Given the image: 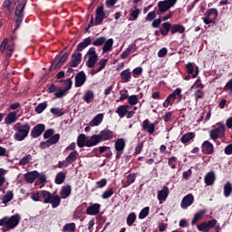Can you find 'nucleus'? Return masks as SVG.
I'll list each match as a JSON object with an SVG mask.
<instances>
[{"label": "nucleus", "instance_id": "obj_2", "mask_svg": "<svg viewBox=\"0 0 232 232\" xmlns=\"http://www.w3.org/2000/svg\"><path fill=\"white\" fill-rule=\"evenodd\" d=\"M115 137V134L110 129H104L100 131L99 134H94L90 138L88 142L89 146H97L100 142H104L106 140H111Z\"/></svg>", "mask_w": 232, "mask_h": 232}, {"label": "nucleus", "instance_id": "obj_22", "mask_svg": "<svg viewBox=\"0 0 232 232\" xmlns=\"http://www.w3.org/2000/svg\"><path fill=\"white\" fill-rule=\"evenodd\" d=\"M195 137H197L195 132H187L183 136H181L180 142H182V144H189V142H191V140H193Z\"/></svg>", "mask_w": 232, "mask_h": 232}, {"label": "nucleus", "instance_id": "obj_41", "mask_svg": "<svg viewBox=\"0 0 232 232\" xmlns=\"http://www.w3.org/2000/svg\"><path fill=\"white\" fill-rule=\"evenodd\" d=\"M97 61H99V55L89 56L88 61L86 62V66L88 68H93V66L97 64Z\"/></svg>", "mask_w": 232, "mask_h": 232}, {"label": "nucleus", "instance_id": "obj_34", "mask_svg": "<svg viewBox=\"0 0 232 232\" xmlns=\"http://www.w3.org/2000/svg\"><path fill=\"white\" fill-rule=\"evenodd\" d=\"M136 179H137V174L135 173L129 174L126 178L125 183L123 184V188H128V186H131V184H133V182H135Z\"/></svg>", "mask_w": 232, "mask_h": 232}, {"label": "nucleus", "instance_id": "obj_55", "mask_svg": "<svg viewBox=\"0 0 232 232\" xmlns=\"http://www.w3.org/2000/svg\"><path fill=\"white\" fill-rule=\"evenodd\" d=\"M30 160H32V155L28 154L26 156H24V158H22L18 164L19 166H26V164H28L30 162Z\"/></svg>", "mask_w": 232, "mask_h": 232}, {"label": "nucleus", "instance_id": "obj_33", "mask_svg": "<svg viewBox=\"0 0 232 232\" xmlns=\"http://www.w3.org/2000/svg\"><path fill=\"white\" fill-rule=\"evenodd\" d=\"M40 197L44 199V204H50L51 200H52V193H50V191H46V190H41L40 191Z\"/></svg>", "mask_w": 232, "mask_h": 232}, {"label": "nucleus", "instance_id": "obj_61", "mask_svg": "<svg viewBox=\"0 0 232 232\" xmlns=\"http://www.w3.org/2000/svg\"><path fill=\"white\" fill-rule=\"evenodd\" d=\"M143 148H144V141H141L135 147L134 155H140V153H142Z\"/></svg>", "mask_w": 232, "mask_h": 232}, {"label": "nucleus", "instance_id": "obj_58", "mask_svg": "<svg viewBox=\"0 0 232 232\" xmlns=\"http://www.w3.org/2000/svg\"><path fill=\"white\" fill-rule=\"evenodd\" d=\"M50 111L53 115H57V117H63L64 115V111L60 108H52Z\"/></svg>", "mask_w": 232, "mask_h": 232}, {"label": "nucleus", "instance_id": "obj_30", "mask_svg": "<svg viewBox=\"0 0 232 232\" xmlns=\"http://www.w3.org/2000/svg\"><path fill=\"white\" fill-rule=\"evenodd\" d=\"M160 34L166 37L169 32H171V23L166 22L162 24V27L160 28Z\"/></svg>", "mask_w": 232, "mask_h": 232}, {"label": "nucleus", "instance_id": "obj_10", "mask_svg": "<svg viewBox=\"0 0 232 232\" xmlns=\"http://www.w3.org/2000/svg\"><path fill=\"white\" fill-rule=\"evenodd\" d=\"M44 130H46V126L44 124L39 123L35 125L31 130L32 139H38V137H41L43 133H44Z\"/></svg>", "mask_w": 232, "mask_h": 232}, {"label": "nucleus", "instance_id": "obj_29", "mask_svg": "<svg viewBox=\"0 0 232 232\" xmlns=\"http://www.w3.org/2000/svg\"><path fill=\"white\" fill-rule=\"evenodd\" d=\"M128 110H130V105H121L117 108L116 113L119 115L121 119H123V117H126Z\"/></svg>", "mask_w": 232, "mask_h": 232}, {"label": "nucleus", "instance_id": "obj_23", "mask_svg": "<svg viewBox=\"0 0 232 232\" xmlns=\"http://www.w3.org/2000/svg\"><path fill=\"white\" fill-rule=\"evenodd\" d=\"M90 44H92V37L89 36V37L83 39L82 42L78 44L76 52H82V50H84V48H88V46H90Z\"/></svg>", "mask_w": 232, "mask_h": 232}, {"label": "nucleus", "instance_id": "obj_9", "mask_svg": "<svg viewBox=\"0 0 232 232\" xmlns=\"http://www.w3.org/2000/svg\"><path fill=\"white\" fill-rule=\"evenodd\" d=\"M104 17H106V13H104V5H100L96 9L94 25L99 26V24H102V21H104Z\"/></svg>", "mask_w": 232, "mask_h": 232}, {"label": "nucleus", "instance_id": "obj_31", "mask_svg": "<svg viewBox=\"0 0 232 232\" xmlns=\"http://www.w3.org/2000/svg\"><path fill=\"white\" fill-rule=\"evenodd\" d=\"M99 67L96 70L92 72V75H95V73H99V72H102L104 68H106V64H108V59L102 58L99 63Z\"/></svg>", "mask_w": 232, "mask_h": 232}, {"label": "nucleus", "instance_id": "obj_52", "mask_svg": "<svg viewBox=\"0 0 232 232\" xmlns=\"http://www.w3.org/2000/svg\"><path fill=\"white\" fill-rule=\"evenodd\" d=\"M128 102L130 106H135L136 104H139V97L135 94H132L128 97Z\"/></svg>", "mask_w": 232, "mask_h": 232}, {"label": "nucleus", "instance_id": "obj_49", "mask_svg": "<svg viewBox=\"0 0 232 232\" xmlns=\"http://www.w3.org/2000/svg\"><path fill=\"white\" fill-rule=\"evenodd\" d=\"M93 97L94 94L92 92V91H87L84 95H83V101H85V102H87V104H90V102H92V101H93Z\"/></svg>", "mask_w": 232, "mask_h": 232}, {"label": "nucleus", "instance_id": "obj_17", "mask_svg": "<svg viewBox=\"0 0 232 232\" xmlns=\"http://www.w3.org/2000/svg\"><path fill=\"white\" fill-rule=\"evenodd\" d=\"M25 182L29 184H34L35 182V179H39V171L34 170L27 172L24 175Z\"/></svg>", "mask_w": 232, "mask_h": 232}, {"label": "nucleus", "instance_id": "obj_57", "mask_svg": "<svg viewBox=\"0 0 232 232\" xmlns=\"http://www.w3.org/2000/svg\"><path fill=\"white\" fill-rule=\"evenodd\" d=\"M14 52H15V48L12 47L11 45H7L6 47V53H5V59L8 61L14 54Z\"/></svg>", "mask_w": 232, "mask_h": 232}, {"label": "nucleus", "instance_id": "obj_18", "mask_svg": "<svg viewBox=\"0 0 232 232\" xmlns=\"http://www.w3.org/2000/svg\"><path fill=\"white\" fill-rule=\"evenodd\" d=\"M141 126L142 130L148 131L150 135H153L155 133V123H151L150 120H144Z\"/></svg>", "mask_w": 232, "mask_h": 232}, {"label": "nucleus", "instance_id": "obj_46", "mask_svg": "<svg viewBox=\"0 0 232 232\" xmlns=\"http://www.w3.org/2000/svg\"><path fill=\"white\" fill-rule=\"evenodd\" d=\"M60 82H63V90H66V92L72 90V86H73V82L72 81V78L62 80L60 81Z\"/></svg>", "mask_w": 232, "mask_h": 232}, {"label": "nucleus", "instance_id": "obj_35", "mask_svg": "<svg viewBox=\"0 0 232 232\" xmlns=\"http://www.w3.org/2000/svg\"><path fill=\"white\" fill-rule=\"evenodd\" d=\"M64 180H66V172H63V171L58 172L54 179L55 184H58V185L63 184Z\"/></svg>", "mask_w": 232, "mask_h": 232}, {"label": "nucleus", "instance_id": "obj_37", "mask_svg": "<svg viewBox=\"0 0 232 232\" xmlns=\"http://www.w3.org/2000/svg\"><path fill=\"white\" fill-rule=\"evenodd\" d=\"M59 57H61V54L55 56L54 61L51 64V70H61L63 68V63L58 60Z\"/></svg>", "mask_w": 232, "mask_h": 232}, {"label": "nucleus", "instance_id": "obj_64", "mask_svg": "<svg viewBox=\"0 0 232 232\" xmlns=\"http://www.w3.org/2000/svg\"><path fill=\"white\" fill-rule=\"evenodd\" d=\"M198 231H208L209 228L208 227V222H202L201 224L197 226Z\"/></svg>", "mask_w": 232, "mask_h": 232}, {"label": "nucleus", "instance_id": "obj_53", "mask_svg": "<svg viewBox=\"0 0 232 232\" xmlns=\"http://www.w3.org/2000/svg\"><path fill=\"white\" fill-rule=\"evenodd\" d=\"M148 215H150V207H145L144 208H142L139 214V218L140 220H143V218H146V217H148Z\"/></svg>", "mask_w": 232, "mask_h": 232}, {"label": "nucleus", "instance_id": "obj_15", "mask_svg": "<svg viewBox=\"0 0 232 232\" xmlns=\"http://www.w3.org/2000/svg\"><path fill=\"white\" fill-rule=\"evenodd\" d=\"M187 73L192 76V79H196L197 75H198V67L195 65L193 63H188L186 64Z\"/></svg>", "mask_w": 232, "mask_h": 232}, {"label": "nucleus", "instance_id": "obj_11", "mask_svg": "<svg viewBox=\"0 0 232 232\" xmlns=\"http://www.w3.org/2000/svg\"><path fill=\"white\" fill-rule=\"evenodd\" d=\"M81 61H82V53H73L69 62L70 68H77L81 64Z\"/></svg>", "mask_w": 232, "mask_h": 232}, {"label": "nucleus", "instance_id": "obj_54", "mask_svg": "<svg viewBox=\"0 0 232 232\" xmlns=\"http://www.w3.org/2000/svg\"><path fill=\"white\" fill-rule=\"evenodd\" d=\"M106 43V37L101 36L96 38L94 42H92V46H102Z\"/></svg>", "mask_w": 232, "mask_h": 232}, {"label": "nucleus", "instance_id": "obj_16", "mask_svg": "<svg viewBox=\"0 0 232 232\" xmlns=\"http://www.w3.org/2000/svg\"><path fill=\"white\" fill-rule=\"evenodd\" d=\"M101 213V204L94 203L89 206L86 209V214L91 215L92 217L99 215Z\"/></svg>", "mask_w": 232, "mask_h": 232}, {"label": "nucleus", "instance_id": "obj_4", "mask_svg": "<svg viewBox=\"0 0 232 232\" xmlns=\"http://www.w3.org/2000/svg\"><path fill=\"white\" fill-rule=\"evenodd\" d=\"M24 8H26V2H24V1L18 2V4L16 5L15 11H14V15L16 17L15 27L14 29V32H15V30H19V27L23 24V21L24 19Z\"/></svg>", "mask_w": 232, "mask_h": 232}, {"label": "nucleus", "instance_id": "obj_45", "mask_svg": "<svg viewBox=\"0 0 232 232\" xmlns=\"http://www.w3.org/2000/svg\"><path fill=\"white\" fill-rule=\"evenodd\" d=\"M231 193H232V185H231V182L228 181L224 185V197L227 198L228 197L231 196Z\"/></svg>", "mask_w": 232, "mask_h": 232}, {"label": "nucleus", "instance_id": "obj_44", "mask_svg": "<svg viewBox=\"0 0 232 232\" xmlns=\"http://www.w3.org/2000/svg\"><path fill=\"white\" fill-rule=\"evenodd\" d=\"M13 199H14V192H12L11 190H8L6 194L3 197L2 203L8 204V202H11V200Z\"/></svg>", "mask_w": 232, "mask_h": 232}, {"label": "nucleus", "instance_id": "obj_43", "mask_svg": "<svg viewBox=\"0 0 232 232\" xmlns=\"http://www.w3.org/2000/svg\"><path fill=\"white\" fill-rule=\"evenodd\" d=\"M206 16L215 21L218 17V11L215 8L208 9L206 12Z\"/></svg>", "mask_w": 232, "mask_h": 232}, {"label": "nucleus", "instance_id": "obj_27", "mask_svg": "<svg viewBox=\"0 0 232 232\" xmlns=\"http://www.w3.org/2000/svg\"><path fill=\"white\" fill-rule=\"evenodd\" d=\"M215 172L213 171L207 173L204 178L205 184H207V186H213V184H215Z\"/></svg>", "mask_w": 232, "mask_h": 232}, {"label": "nucleus", "instance_id": "obj_63", "mask_svg": "<svg viewBox=\"0 0 232 232\" xmlns=\"http://www.w3.org/2000/svg\"><path fill=\"white\" fill-rule=\"evenodd\" d=\"M131 50H133V46L130 45L121 54V59H128L130 53H131Z\"/></svg>", "mask_w": 232, "mask_h": 232}, {"label": "nucleus", "instance_id": "obj_3", "mask_svg": "<svg viewBox=\"0 0 232 232\" xmlns=\"http://www.w3.org/2000/svg\"><path fill=\"white\" fill-rule=\"evenodd\" d=\"M19 222H21V216L19 214H14L11 218L5 217L0 219V227H5V229H14L19 226Z\"/></svg>", "mask_w": 232, "mask_h": 232}, {"label": "nucleus", "instance_id": "obj_32", "mask_svg": "<svg viewBox=\"0 0 232 232\" xmlns=\"http://www.w3.org/2000/svg\"><path fill=\"white\" fill-rule=\"evenodd\" d=\"M113 48V39L110 38L108 40H105V43L103 44L102 47V53H108V52H111Z\"/></svg>", "mask_w": 232, "mask_h": 232}, {"label": "nucleus", "instance_id": "obj_19", "mask_svg": "<svg viewBox=\"0 0 232 232\" xmlns=\"http://www.w3.org/2000/svg\"><path fill=\"white\" fill-rule=\"evenodd\" d=\"M169 195V188H168V186H164L161 190L158 191V200L160 202H166Z\"/></svg>", "mask_w": 232, "mask_h": 232}, {"label": "nucleus", "instance_id": "obj_40", "mask_svg": "<svg viewBox=\"0 0 232 232\" xmlns=\"http://www.w3.org/2000/svg\"><path fill=\"white\" fill-rule=\"evenodd\" d=\"M104 119L103 113L97 114L91 121L92 126H99Z\"/></svg>", "mask_w": 232, "mask_h": 232}, {"label": "nucleus", "instance_id": "obj_21", "mask_svg": "<svg viewBox=\"0 0 232 232\" xmlns=\"http://www.w3.org/2000/svg\"><path fill=\"white\" fill-rule=\"evenodd\" d=\"M72 195V185H65L62 187L60 197L63 199L68 198Z\"/></svg>", "mask_w": 232, "mask_h": 232}, {"label": "nucleus", "instance_id": "obj_7", "mask_svg": "<svg viewBox=\"0 0 232 232\" xmlns=\"http://www.w3.org/2000/svg\"><path fill=\"white\" fill-rule=\"evenodd\" d=\"M177 1H160L158 4L159 10L157 11V14L160 15V14H164V12H168L171 6H175Z\"/></svg>", "mask_w": 232, "mask_h": 232}, {"label": "nucleus", "instance_id": "obj_39", "mask_svg": "<svg viewBox=\"0 0 232 232\" xmlns=\"http://www.w3.org/2000/svg\"><path fill=\"white\" fill-rule=\"evenodd\" d=\"M77 157H79V152L77 150H72L66 158L65 160L69 164H73L75 160H77Z\"/></svg>", "mask_w": 232, "mask_h": 232}, {"label": "nucleus", "instance_id": "obj_12", "mask_svg": "<svg viewBox=\"0 0 232 232\" xmlns=\"http://www.w3.org/2000/svg\"><path fill=\"white\" fill-rule=\"evenodd\" d=\"M215 150V146L209 140L203 141L201 145V151L204 155H213Z\"/></svg>", "mask_w": 232, "mask_h": 232}, {"label": "nucleus", "instance_id": "obj_60", "mask_svg": "<svg viewBox=\"0 0 232 232\" xmlns=\"http://www.w3.org/2000/svg\"><path fill=\"white\" fill-rule=\"evenodd\" d=\"M46 182V174H39V179L35 181L34 186H39L40 184L44 185Z\"/></svg>", "mask_w": 232, "mask_h": 232}, {"label": "nucleus", "instance_id": "obj_24", "mask_svg": "<svg viewBox=\"0 0 232 232\" xmlns=\"http://www.w3.org/2000/svg\"><path fill=\"white\" fill-rule=\"evenodd\" d=\"M121 82H130L131 80V71L130 69H125L120 73Z\"/></svg>", "mask_w": 232, "mask_h": 232}, {"label": "nucleus", "instance_id": "obj_59", "mask_svg": "<svg viewBox=\"0 0 232 232\" xmlns=\"http://www.w3.org/2000/svg\"><path fill=\"white\" fill-rule=\"evenodd\" d=\"M113 195V188H110L102 193V198L106 200Z\"/></svg>", "mask_w": 232, "mask_h": 232}, {"label": "nucleus", "instance_id": "obj_51", "mask_svg": "<svg viewBox=\"0 0 232 232\" xmlns=\"http://www.w3.org/2000/svg\"><path fill=\"white\" fill-rule=\"evenodd\" d=\"M135 220H137V215L134 212L129 214L127 217V226H133V224H135Z\"/></svg>", "mask_w": 232, "mask_h": 232}, {"label": "nucleus", "instance_id": "obj_42", "mask_svg": "<svg viewBox=\"0 0 232 232\" xmlns=\"http://www.w3.org/2000/svg\"><path fill=\"white\" fill-rule=\"evenodd\" d=\"M139 15H140V9H139V8L132 9L130 12L129 20L130 21H137V19H139Z\"/></svg>", "mask_w": 232, "mask_h": 232}, {"label": "nucleus", "instance_id": "obj_25", "mask_svg": "<svg viewBox=\"0 0 232 232\" xmlns=\"http://www.w3.org/2000/svg\"><path fill=\"white\" fill-rule=\"evenodd\" d=\"M17 121V112L15 111H11L9 112L5 118V122L8 125L14 124Z\"/></svg>", "mask_w": 232, "mask_h": 232}, {"label": "nucleus", "instance_id": "obj_6", "mask_svg": "<svg viewBox=\"0 0 232 232\" xmlns=\"http://www.w3.org/2000/svg\"><path fill=\"white\" fill-rule=\"evenodd\" d=\"M179 97V102L182 101V89L177 88L174 90L165 100L163 102V108H168L169 106H173L175 104V101Z\"/></svg>", "mask_w": 232, "mask_h": 232}, {"label": "nucleus", "instance_id": "obj_8", "mask_svg": "<svg viewBox=\"0 0 232 232\" xmlns=\"http://www.w3.org/2000/svg\"><path fill=\"white\" fill-rule=\"evenodd\" d=\"M60 139H61V135H59V134L53 135L46 141H42L40 143L41 150H46L47 148L53 146V144H57V142H59Z\"/></svg>", "mask_w": 232, "mask_h": 232}, {"label": "nucleus", "instance_id": "obj_1", "mask_svg": "<svg viewBox=\"0 0 232 232\" xmlns=\"http://www.w3.org/2000/svg\"><path fill=\"white\" fill-rule=\"evenodd\" d=\"M14 130L15 131L14 134V140H17V142H23L26 137H28L30 133V130H32V126L30 123H21L17 122L14 127Z\"/></svg>", "mask_w": 232, "mask_h": 232}, {"label": "nucleus", "instance_id": "obj_62", "mask_svg": "<svg viewBox=\"0 0 232 232\" xmlns=\"http://www.w3.org/2000/svg\"><path fill=\"white\" fill-rule=\"evenodd\" d=\"M194 97L196 102H198L199 99H204V91L202 90H198L194 92Z\"/></svg>", "mask_w": 232, "mask_h": 232}, {"label": "nucleus", "instance_id": "obj_36", "mask_svg": "<svg viewBox=\"0 0 232 232\" xmlns=\"http://www.w3.org/2000/svg\"><path fill=\"white\" fill-rule=\"evenodd\" d=\"M61 196L56 195V196H52L51 198V202L49 204H52V208L55 209V208H59L61 206Z\"/></svg>", "mask_w": 232, "mask_h": 232}, {"label": "nucleus", "instance_id": "obj_26", "mask_svg": "<svg viewBox=\"0 0 232 232\" xmlns=\"http://www.w3.org/2000/svg\"><path fill=\"white\" fill-rule=\"evenodd\" d=\"M184 32H186L184 25L179 24H171L170 33L172 35H174V34H184Z\"/></svg>", "mask_w": 232, "mask_h": 232}, {"label": "nucleus", "instance_id": "obj_47", "mask_svg": "<svg viewBox=\"0 0 232 232\" xmlns=\"http://www.w3.org/2000/svg\"><path fill=\"white\" fill-rule=\"evenodd\" d=\"M3 7L6 8L10 12V14H12V12H14L15 8V3H14L13 1H5L3 4Z\"/></svg>", "mask_w": 232, "mask_h": 232}, {"label": "nucleus", "instance_id": "obj_14", "mask_svg": "<svg viewBox=\"0 0 232 232\" xmlns=\"http://www.w3.org/2000/svg\"><path fill=\"white\" fill-rule=\"evenodd\" d=\"M195 202V198L193 197V194H188L183 198L181 200V208L182 209H188L189 206H191Z\"/></svg>", "mask_w": 232, "mask_h": 232}, {"label": "nucleus", "instance_id": "obj_50", "mask_svg": "<svg viewBox=\"0 0 232 232\" xmlns=\"http://www.w3.org/2000/svg\"><path fill=\"white\" fill-rule=\"evenodd\" d=\"M62 232H75V223H67L63 226Z\"/></svg>", "mask_w": 232, "mask_h": 232}, {"label": "nucleus", "instance_id": "obj_28", "mask_svg": "<svg viewBox=\"0 0 232 232\" xmlns=\"http://www.w3.org/2000/svg\"><path fill=\"white\" fill-rule=\"evenodd\" d=\"M126 148V140L123 138H119L118 140H115L114 143V149L115 150H123Z\"/></svg>", "mask_w": 232, "mask_h": 232}, {"label": "nucleus", "instance_id": "obj_38", "mask_svg": "<svg viewBox=\"0 0 232 232\" xmlns=\"http://www.w3.org/2000/svg\"><path fill=\"white\" fill-rule=\"evenodd\" d=\"M207 213H208V209H202L197 212L192 218V221H191L192 226H195V224H197V221L202 218V216H204Z\"/></svg>", "mask_w": 232, "mask_h": 232}, {"label": "nucleus", "instance_id": "obj_48", "mask_svg": "<svg viewBox=\"0 0 232 232\" xmlns=\"http://www.w3.org/2000/svg\"><path fill=\"white\" fill-rule=\"evenodd\" d=\"M48 108V102H44L42 103H39L35 109H34V111H36V113L40 114L42 113L43 111H45V109Z\"/></svg>", "mask_w": 232, "mask_h": 232}, {"label": "nucleus", "instance_id": "obj_13", "mask_svg": "<svg viewBox=\"0 0 232 232\" xmlns=\"http://www.w3.org/2000/svg\"><path fill=\"white\" fill-rule=\"evenodd\" d=\"M74 79L75 88H81V86H82L84 82H86V73L84 72V71H81L75 75Z\"/></svg>", "mask_w": 232, "mask_h": 232}, {"label": "nucleus", "instance_id": "obj_5", "mask_svg": "<svg viewBox=\"0 0 232 232\" xmlns=\"http://www.w3.org/2000/svg\"><path fill=\"white\" fill-rule=\"evenodd\" d=\"M218 128L212 129L209 131V137L212 140H217L218 139H224L226 137V126L222 122L217 123Z\"/></svg>", "mask_w": 232, "mask_h": 232}, {"label": "nucleus", "instance_id": "obj_20", "mask_svg": "<svg viewBox=\"0 0 232 232\" xmlns=\"http://www.w3.org/2000/svg\"><path fill=\"white\" fill-rule=\"evenodd\" d=\"M89 141H90V139L86 140L85 134H80L77 138V146L78 148H84V146H86L87 148H92V146H95V145H89L88 144Z\"/></svg>", "mask_w": 232, "mask_h": 232}, {"label": "nucleus", "instance_id": "obj_56", "mask_svg": "<svg viewBox=\"0 0 232 232\" xmlns=\"http://www.w3.org/2000/svg\"><path fill=\"white\" fill-rule=\"evenodd\" d=\"M168 166L171 168V169H177V157L172 156L171 158L168 159Z\"/></svg>", "mask_w": 232, "mask_h": 232}]
</instances>
